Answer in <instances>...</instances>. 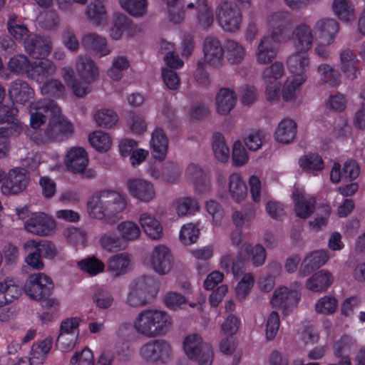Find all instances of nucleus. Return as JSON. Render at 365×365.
Returning <instances> with one entry per match:
<instances>
[{
	"label": "nucleus",
	"instance_id": "nucleus-36",
	"mask_svg": "<svg viewBox=\"0 0 365 365\" xmlns=\"http://www.w3.org/2000/svg\"><path fill=\"white\" fill-rule=\"evenodd\" d=\"M341 69L349 79L357 77V59L356 55L350 48H345L340 53Z\"/></svg>",
	"mask_w": 365,
	"mask_h": 365
},
{
	"label": "nucleus",
	"instance_id": "nucleus-2",
	"mask_svg": "<svg viewBox=\"0 0 365 365\" xmlns=\"http://www.w3.org/2000/svg\"><path fill=\"white\" fill-rule=\"evenodd\" d=\"M170 317L164 311L147 309L137 317L134 327L138 333L148 338L165 335L170 329Z\"/></svg>",
	"mask_w": 365,
	"mask_h": 365
},
{
	"label": "nucleus",
	"instance_id": "nucleus-18",
	"mask_svg": "<svg viewBox=\"0 0 365 365\" xmlns=\"http://www.w3.org/2000/svg\"><path fill=\"white\" fill-rule=\"evenodd\" d=\"M76 68L78 76L85 83H91L98 77V68L88 56H78L76 59Z\"/></svg>",
	"mask_w": 365,
	"mask_h": 365
},
{
	"label": "nucleus",
	"instance_id": "nucleus-30",
	"mask_svg": "<svg viewBox=\"0 0 365 365\" xmlns=\"http://www.w3.org/2000/svg\"><path fill=\"white\" fill-rule=\"evenodd\" d=\"M139 222L150 238L158 240L162 237L163 227L154 216L148 213H143L140 215Z\"/></svg>",
	"mask_w": 365,
	"mask_h": 365
},
{
	"label": "nucleus",
	"instance_id": "nucleus-49",
	"mask_svg": "<svg viewBox=\"0 0 365 365\" xmlns=\"http://www.w3.org/2000/svg\"><path fill=\"white\" fill-rule=\"evenodd\" d=\"M119 3L133 16H142L146 13L147 0H119Z\"/></svg>",
	"mask_w": 365,
	"mask_h": 365
},
{
	"label": "nucleus",
	"instance_id": "nucleus-60",
	"mask_svg": "<svg viewBox=\"0 0 365 365\" xmlns=\"http://www.w3.org/2000/svg\"><path fill=\"white\" fill-rule=\"evenodd\" d=\"M8 66L12 73H24L29 71L31 65L26 56L16 55L11 58Z\"/></svg>",
	"mask_w": 365,
	"mask_h": 365
},
{
	"label": "nucleus",
	"instance_id": "nucleus-52",
	"mask_svg": "<svg viewBox=\"0 0 365 365\" xmlns=\"http://www.w3.org/2000/svg\"><path fill=\"white\" fill-rule=\"evenodd\" d=\"M94 120L98 126L110 128L117 123L118 115L112 110L102 109L96 112Z\"/></svg>",
	"mask_w": 365,
	"mask_h": 365
},
{
	"label": "nucleus",
	"instance_id": "nucleus-22",
	"mask_svg": "<svg viewBox=\"0 0 365 365\" xmlns=\"http://www.w3.org/2000/svg\"><path fill=\"white\" fill-rule=\"evenodd\" d=\"M150 146L152 155L155 160L163 161L165 159L168 150V139L161 128H156L152 133Z\"/></svg>",
	"mask_w": 365,
	"mask_h": 365
},
{
	"label": "nucleus",
	"instance_id": "nucleus-58",
	"mask_svg": "<svg viewBox=\"0 0 365 365\" xmlns=\"http://www.w3.org/2000/svg\"><path fill=\"white\" fill-rule=\"evenodd\" d=\"M41 93L43 95L58 98L65 93V86L57 79H50L46 81L41 87Z\"/></svg>",
	"mask_w": 365,
	"mask_h": 365
},
{
	"label": "nucleus",
	"instance_id": "nucleus-10",
	"mask_svg": "<svg viewBox=\"0 0 365 365\" xmlns=\"http://www.w3.org/2000/svg\"><path fill=\"white\" fill-rule=\"evenodd\" d=\"M140 356L151 362L165 363L172 356L170 345L163 339H155L145 344L140 349Z\"/></svg>",
	"mask_w": 365,
	"mask_h": 365
},
{
	"label": "nucleus",
	"instance_id": "nucleus-26",
	"mask_svg": "<svg viewBox=\"0 0 365 365\" xmlns=\"http://www.w3.org/2000/svg\"><path fill=\"white\" fill-rule=\"evenodd\" d=\"M80 319L77 317L68 318L63 321L60 327V334L56 339V346L63 351L71 349L73 346V336L68 343L65 342L66 334H72L79 325Z\"/></svg>",
	"mask_w": 365,
	"mask_h": 365
},
{
	"label": "nucleus",
	"instance_id": "nucleus-44",
	"mask_svg": "<svg viewBox=\"0 0 365 365\" xmlns=\"http://www.w3.org/2000/svg\"><path fill=\"white\" fill-rule=\"evenodd\" d=\"M7 28L9 34L18 41H24L31 36L27 27L24 24L16 23V17H10L7 21Z\"/></svg>",
	"mask_w": 365,
	"mask_h": 365
},
{
	"label": "nucleus",
	"instance_id": "nucleus-40",
	"mask_svg": "<svg viewBox=\"0 0 365 365\" xmlns=\"http://www.w3.org/2000/svg\"><path fill=\"white\" fill-rule=\"evenodd\" d=\"M24 249H36L40 255L43 258H54L58 253L56 245L51 241L43 240L36 242L34 240H27L23 245Z\"/></svg>",
	"mask_w": 365,
	"mask_h": 365
},
{
	"label": "nucleus",
	"instance_id": "nucleus-31",
	"mask_svg": "<svg viewBox=\"0 0 365 365\" xmlns=\"http://www.w3.org/2000/svg\"><path fill=\"white\" fill-rule=\"evenodd\" d=\"M9 95L16 102L24 104L33 97L34 91L26 81L16 80L12 83Z\"/></svg>",
	"mask_w": 365,
	"mask_h": 365
},
{
	"label": "nucleus",
	"instance_id": "nucleus-28",
	"mask_svg": "<svg viewBox=\"0 0 365 365\" xmlns=\"http://www.w3.org/2000/svg\"><path fill=\"white\" fill-rule=\"evenodd\" d=\"M314 29L320 38L329 44L339 31V24L334 19H322L315 23Z\"/></svg>",
	"mask_w": 365,
	"mask_h": 365
},
{
	"label": "nucleus",
	"instance_id": "nucleus-33",
	"mask_svg": "<svg viewBox=\"0 0 365 365\" xmlns=\"http://www.w3.org/2000/svg\"><path fill=\"white\" fill-rule=\"evenodd\" d=\"M21 294V289L15 284L13 279H6L0 282V307H4Z\"/></svg>",
	"mask_w": 365,
	"mask_h": 365
},
{
	"label": "nucleus",
	"instance_id": "nucleus-1",
	"mask_svg": "<svg viewBox=\"0 0 365 365\" xmlns=\"http://www.w3.org/2000/svg\"><path fill=\"white\" fill-rule=\"evenodd\" d=\"M87 205L92 217L112 225L121 218L120 214L125 209L126 202L120 193L103 190L94 193Z\"/></svg>",
	"mask_w": 365,
	"mask_h": 365
},
{
	"label": "nucleus",
	"instance_id": "nucleus-63",
	"mask_svg": "<svg viewBox=\"0 0 365 365\" xmlns=\"http://www.w3.org/2000/svg\"><path fill=\"white\" fill-rule=\"evenodd\" d=\"M254 285V277L251 273L245 274L236 287V296L239 300H244L250 294Z\"/></svg>",
	"mask_w": 365,
	"mask_h": 365
},
{
	"label": "nucleus",
	"instance_id": "nucleus-53",
	"mask_svg": "<svg viewBox=\"0 0 365 365\" xmlns=\"http://www.w3.org/2000/svg\"><path fill=\"white\" fill-rule=\"evenodd\" d=\"M101 245L106 250L113 252L124 249L125 243L120 236L115 234L106 233L100 239Z\"/></svg>",
	"mask_w": 365,
	"mask_h": 365
},
{
	"label": "nucleus",
	"instance_id": "nucleus-38",
	"mask_svg": "<svg viewBox=\"0 0 365 365\" xmlns=\"http://www.w3.org/2000/svg\"><path fill=\"white\" fill-rule=\"evenodd\" d=\"M229 192L231 197L237 202L243 201L247 194V187L237 173H232L229 177Z\"/></svg>",
	"mask_w": 365,
	"mask_h": 365
},
{
	"label": "nucleus",
	"instance_id": "nucleus-15",
	"mask_svg": "<svg viewBox=\"0 0 365 365\" xmlns=\"http://www.w3.org/2000/svg\"><path fill=\"white\" fill-rule=\"evenodd\" d=\"M314 35L309 25L301 23L292 31V39L296 51L307 52L311 49L314 41Z\"/></svg>",
	"mask_w": 365,
	"mask_h": 365
},
{
	"label": "nucleus",
	"instance_id": "nucleus-3",
	"mask_svg": "<svg viewBox=\"0 0 365 365\" xmlns=\"http://www.w3.org/2000/svg\"><path fill=\"white\" fill-rule=\"evenodd\" d=\"M54 285L51 279L43 273L30 275L24 284L26 294L38 301L42 307L51 309L58 306V301L51 297Z\"/></svg>",
	"mask_w": 365,
	"mask_h": 365
},
{
	"label": "nucleus",
	"instance_id": "nucleus-37",
	"mask_svg": "<svg viewBox=\"0 0 365 365\" xmlns=\"http://www.w3.org/2000/svg\"><path fill=\"white\" fill-rule=\"evenodd\" d=\"M305 53L296 51L287 59V67L294 76L304 75V73L309 68V59Z\"/></svg>",
	"mask_w": 365,
	"mask_h": 365
},
{
	"label": "nucleus",
	"instance_id": "nucleus-16",
	"mask_svg": "<svg viewBox=\"0 0 365 365\" xmlns=\"http://www.w3.org/2000/svg\"><path fill=\"white\" fill-rule=\"evenodd\" d=\"M24 45L26 53L34 58H45L51 49V43L48 38L35 34H31Z\"/></svg>",
	"mask_w": 365,
	"mask_h": 365
},
{
	"label": "nucleus",
	"instance_id": "nucleus-25",
	"mask_svg": "<svg viewBox=\"0 0 365 365\" xmlns=\"http://www.w3.org/2000/svg\"><path fill=\"white\" fill-rule=\"evenodd\" d=\"M81 44L87 51H93L100 53L101 56H106L110 51L107 47V40L105 37L96 33H87L82 36Z\"/></svg>",
	"mask_w": 365,
	"mask_h": 365
},
{
	"label": "nucleus",
	"instance_id": "nucleus-27",
	"mask_svg": "<svg viewBox=\"0 0 365 365\" xmlns=\"http://www.w3.org/2000/svg\"><path fill=\"white\" fill-rule=\"evenodd\" d=\"M217 111L222 115H226L233 109L237 101L235 91L227 88H222L216 95Z\"/></svg>",
	"mask_w": 365,
	"mask_h": 365
},
{
	"label": "nucleus",
	"instance_id": "nucleus-41",
	"mask_svg": "<svg viewBox=\"0 0 365 365\" xmlns=\"http://www.w3.org/2000/svg\"><path fill=\"white\" fill-rule=\"evenodd\" d=\"M224 48L226 58L230 63H239L244 59L245 51L239 42L232 39H227L225 42Z\"/></svg>",
	"mask_w": 365,
	"mask_h": 365
},
{
	"label": "nucleus",
	"instance_id": "nucleus-45",
	"mask_svg": "<svg viewBox=\"0 0 365 365\" xmlns=\"http://www.w3.org/2000/svg\"><path fill=\"white\" fill-rule=\"evenodd\" d=\"M86 14L88 20L96 26H99L106 19L105 8L100 1L88 4Z\"/></svg>",
	"mask_w": 365,
	"mask_h": 365
},
{
	"label": "nucleus",
	"instance_id": "nucleus-57",
	"mask_svg": "<svg viewBox=\"0 0 365 365\" xmlns=\"http://www.w3.org/2000/svg\"><path fill=\"white\" fill-rule=\"evenodd\" d=\"M168 8L170 20L174 24H180L184 19L185 14L181 0H164Z\"/></svg>",
	"mask_w": 365,
	"mask_h": 365
},
{
	"label": "nucleus",
	"instance_id": "nucleus-32",
	"mask_svg": "<svg viewBox=\"0 0 365 365\" xmlns=\"http://www.w3.org/2000/svg\"><path fill=\"white\" fill-rule=\"evenodd\" d=\"M298 302L296 293L289 292V288L287 287H281L277 289L271 300L273 307H281L285 309L295 306Z\"/></svg>",
	"mask_w": 365,
	"mask_h": 365
},
{
	"label": "nucleus",
	"instance_id": "nucleus-46",
	"mask_svg": "<svg viewBox=\"0 0 365 365\" xmlns=\"http://www.w3.org/2000/svg\"><path fill=\"white\" fill-rule=\"evenodd\" d=\"M333 10L336 15L345 21L354 18L353 5L349 0H334Z\"/></svg>",
	"mask_w": 365,
	"mask_h": 365
},
{
	"label": "nucleus",
	"instance_id": "nucleus-43",
	"mask_svg": "<svg viewBox=\"0 0 365 365\" xmlns=\"http://www.w3.org/2000/svg\"><path fill=\"white\" fill-rule=\"evenodd\" d=\"M117 230L124 242L138 239L141 233L138 225L132 221L120 222L118 225Z\"/></svg>",
	"mask_w": 365,
	"mask_h": 365
},
{
	"label": "nucleus",
	"instance_id": "nucleus-29",
	"mask_svg": "<svg viewBox=\"0 0 365 365\" xmlns=\"http://www.w3.org/2000/svg\"><path fill=\"white\" fill-rule=\"evenodd\" d=\"M131 258L125 252L110 257L107 262V269L113 277L125 274L129 270Z\"/></svg>",
	"mask_w": 365,
	"mask_h": 365
},
{
	"label": "nucleus",
	"instance_id": "nucleus-20",
	"mask_svg": "<svg viewBox=\"0 0 365 365\" xmlns=\"http://www.w3.org/2000/svg\"><path fill=\"white\" fill-rule=\"evenodd\" d=\"M292 197L297 217L307 219L314 212L316 200L314 198L307 199L304 193L299 189L293 190Z\"/></svg>",
	"mask_w": 365,
	"mask_h": 365
},
{
	"label": "nucleus",
	"instance_id": "nucleus-62",
	"mask_svg": "<svg viewBox=\"0 0 365 365\" xmlns=\"http://www.w3.org/2000/svg\"><path fill=\"white\" fill-rule=\"evenodd\" d=\"M284 71L283 63L279 61H275L271 66L264 68L262 72V78L264 82L277 81L282 77Z\"/></svg>",
	"mask_w": 365,
	"mask_h": 365
},
{
	"label": "nucleus",
	"instance_id": "nucleus-56",
	"mask_svg": "<svg viewBox=\"0 0 365 365\" xmlns=\"http://www.w3.org/2000/svg\"><path fill=\"white\" fill-rule=\"evenodd\" d=\"M338 302L331 296H325L319 299L315 304V310L318 314H332L336 309Z\"/></svg>",
	"mask_w": 365,
	"mask_h": 365
},
{
	"label": "nucleus",
	"instance_id": "nucleus-42",
	"mask_svg": "<svg viewBox=\"0 0 365 365\" xmlns=\"http://www.w3.org/2000/svg\"><path fill=\"white\" fill-rule=\"evenodd\" d=\"M212 149L215 158L220 162L227 161L230 156V150L225 143L224 136L216 133L212 137Z\"/></svg>",
	"mask_w": 365,
	"mask_h": 365
},
{
	"label": "nucleus",
	"instance_id": "nucleus-12",
	"mask_svg": "<svg viewBox=\"0 0 365 365\" xmlns=\"http://www.w3.org/2000/svg\"><path fill=\"white\" fill-rule=\"evenodd\" d=\"M203 53L206 63L214 68H219L224 61V48L220 40L213 36H207L203 41Z\"/></svg>",
	"mask_w": 365,
	"mask_h": 365
},
{
	"label": "nucleus",
	"instance_id": "nucleus-23",
	"mask_svg": "<svg viewBox=\"0 0 365 365\" xmlns=\"http://www.w3.org/2000/svg\"><path fill=\"white\" fill-rule=\"evenodd\" d=\"M327 260L328 255L326 252L322 250L313 252L304 259L299 267V274L304 277L318 269Z\"/></svg>",
	"mask_w": 365,
	"mask_h": 365
},
{
	"label": "nucleus",
	"instance_id": "nucleus-48",
	"mask_svg": "<svg viewBox=\"0 0 365 365\" xmlns=\"http://www.w3.org/2000/svg\"><path fill=\"white\" fill-rule=\"evenodd\" d=\"M300 167L306 171H320L324 169V161L316 153L304 155L299 159Z\"/></svg>",
	"mask_w": 365,
	"mask_h": 365
},
{
	"label": "nucleus",
	"instance_id": "nucleus-51",
	"mask_svg": "<svg viewBox=\"0 0 365 365\" xmlns=\"http://www.w3.org/2000/svg\"><path fill=\"white\" fill-rule=\"evenodd\" d=\"M33 75L42 78L53 75L56 71V66L53 62L45 58L34 63L31 65Z\"/></svg>",
	"mask_w": 365,
	"mask_h": 365
},
{
	"label": "nucleus",
	"instance_id": "nucleus-21",
	"mask_svg": "<svg viewBox=\"0 0 365 365\" xmlns=\"http://www.w3.org/2000/svg\"><path fill=\"white\" fill-rule=\"evenodd\" d=\"M51 104H56L53 101L46 103H32L29 106L30 125L34 128H38L43 124L47 118H51Z\"/></svg>",
	"mask_w": 365,
	"mask_h": 365
},
{
	"label": "nucleus",
	"instance_id": "nucleus-5",
	"mask_svg": "<svg viewBox=\"0 0 365 365\" xmlns=\"http://www.w3.org/2000/svg\"><path fill=\"white\" fill-rule=\"evenodd\" d=\"M51 118L43 133L33 137L37 144H43L58 139L62 134L71 132V124L61 115V109L57 104H51Z\"/></svg>",
	"mask_w": 365,
	"mask_h": 365
},
{
	"label": "nucleus",
	"instance_id": "nucleus-14",
	"mask_svg": "<svg viewBox=\"0 0 365 365\" xmlns=\"http://www.w3.org/2000/svg\"><path fill=\"white\" fill-rule=\"evenodd\" d=\"M25 229L38 236L49 235L56 227L55 222L44 213H39L29 219L24 224Z\"/></svg>",
	"mask_w": 365,
	"mask_h": 365
},
{
	"label": "nucleus",
	"instance_id": "nucleus-9",
	"mask_svg": "<svg viewBox=\"0 0 365 365\" xmlns=\"http://www.w3.org/2000/svg\"><path fill=\"white\" fill-rule=\"evenodd\" d=\"M267 23L270 30L269 36L276 42H287L289 39L288 31L292 26V20L287 11H277L269 14Z\"/></svg>",
	"mask_w": 365,
	"mask_h": 365
},
{
	"label": "nucleus",
	"instance_id": "nucleus-24",
	"mask_svg": "<svg viewBox=\"0 0 365 365\" xmlns=\"http://www.w3.org/2000/svg\"><path fill=\"white\" fill-rule=\"evenodd\" d=\"M272 36H265L259 42L256 52L257 62L260 64H267L272 61L277 56V48Z\"/></svg>",
	"mask_w": 365,
	"mask_h": 365
},
{
	"label": "nucleus",
	"instance_id": "nucleus-54",
	"mask_svg": "<svg viewBox=\"0 0 365 365\" xmlns=\"http://www.w3.org/2000/svg\"><path fill=\"white\" fill-rule=\"evenodd\" d=\"M89 142L98 151H107L111 145L110 136L103 131L93 132L89 136Z\"/></svg>",
	"mask_w": 365,
	"mask_h": 365
},
{
	"label": "nucleus",
	"instance_id": "nucleus-64",
	"mask_svg": "<svg viewBox=\"0 0 365 365\" xmlns=\"http://www.w3.org/2000/svg\"><path fill=\"white\" fill-rule=\"evenodd\" d=\"M263 138L264 135L262 131L252 130L245 135L244 142L249 150L255 151L261 148Z\"/></svg>",
	"mask_w": 365,
	"mask_h": 365
},
{
	"label": "nucleus",
	"instance_id": "nucleus-47",
	"mask_svg": "<svg viewBox=\"0 0 365 365\" xmlns=\"http://www.w3.org/2000/svg\"><path fill=\"white\" fill-rule=\"evenodd\" d=\"M243 248L245 252L250 255L254 266L261 267L264 264L267 252L262 245L257 244L252 247L250 244L246 243L243 245Z\"/></svg>",
	"mask_w": 365,
	"mask_h": 365
},
{
	"label": "nucleus",
	"instance_id": "nucleus-59",
	"mask_svg": "<svg viewBox=\"0 0 365 365\" xmlns=\"http://www.w3.org/2000/svg\"><path fill=\"white\" fill-rule=\"evenodd\" d=\"M200 230L197 225L187 223L184 225L180 232V240L185 245H191L199 237Z\"/></svg>",
	"mask_w": 365,
	"mask_h": 365
},
{
	"label": "nucleus",
	"instance_id": "nucleus-13",
	"mask_svg": "<svg viewBox=\"0 0 365 365\" xmlns=\"http://www.w3.org/2000/svg\"><path fill=\"white\" fill-rule=\"evenodd\" d=\"M16 112L13 103H0V135L11 136L20 133L21 128L14 122Z\"/></svg>",
	"mask_w": 365,
	"mask_h": 365
},
{
	"label": "nucleus",
	"instance_id": "nucleus-4",
	"mask_svg": "<svg viewBox=\"0 0 365 365\" xmlns=\"http://www.w3.org/2000/svg\"><path fill=\"white\" fill-rule=\"evenodd\" d=\"M159 290V283L152 277L143 275L133 280L129 285L126 303L138 307L148 304Z\"/></svg>",
	"mask_w": 365,
	"mask_h": 365
},
{
	"label": "nucleus",
	"instance_id": "nucleus-61",
	"mask_svg": "<svg viewBox=\"0 0 365 365\" xmlns=\"http://www.w3.org/2000/svg\"><path fill=\"white\" fill-rule=\"evenodd\" d=\"M81 269L91 275L101 272L105 267L103 262L96 257H88L78 262Z\"/></svg>",
	"mask_w": 365,
	"mask_h": 365
},
{
	"label": "nucleus",
	"instance_id": "nucleus-35",
	"mask_svg": "<svg viewBox=\"0 0 365 365\" xmlns=\"http://www.w3.org/2000/svg\"><path fill=\"white\" fill-rule=\"evenodd\" d=\"M297 134V124L291 119H284L278 125L274 133L277 141L282 143H289Z\"/></svg>",
	"mask_w": 365,
	"mask_h": 365
},
{
	"label": "nucleus",
	"instance_id": "nucleus-50",
	"mask_svg": "<svg viewBox=\"0 0 365 365\" xmlns=\"http://www.w3.org/2000/svg\"><path fill=\"white\" fill-rule=\"evenodd\" d=\"M307 80L306 75L294 76L292 80H287L282 89V97L286 101L295 98V91Z\"/></svg>",
	"mask_w": 365,
	"mask_h": 365
},
{
	"label": "nucleus",
	"instance_id": "nucleus-8",
	"mask_svg": "<svg viewBox=\"0 0 365 365\" xmlns=\"http://www.w3.org/2000/svg\"><path fill=\"white\" fill-rule=\"evenodd\" d=\"M66 165L69 171L79 175L82 179L90 180L95 178L96 173L92 168H87L88 158L84 148L75 147L69 150L66 155Z\"/></svg>",
	"mask_w": 365,
	"mask_h": 365
},
{
	"label": "nucleus",
	"instance_id": "nucleus-34",
	"mask_svg": "<svg viewBox=\"0 0 365 365\" xmlns=\"http://www.w3.org/2000/svg\"><path fill=\"white\" fill-rule=\"evenodd\" d=\"M132 22L123 14H115L113 26L110 29V35L115 40L120 39L123 33L132 35L133 31Z\"/></svg>",
	"mask_w": 365,
	"mask_h": 365
},
{
	"label": "nucleus",
	"instance_id": "nucleus-11",
	"mask_svg": "<svg viewBox=\"0 0 365 365\" xmlns=\"http://www.w3.org/2000/svg\"><path fill=\"white\" fill-rule=\"evenodd\" d=\"M1 186L4 195H17L26 190L29 182V175L24 168H16L8 173Z\"/></svg>",
	"mask_w": 365,
	"mask_h": 365
},
{
	"label": "nucleus",
	"instance_id": "nucleus-17",
	"mask_svg": "<svg viewBox=\"0 0 365 365\" xmlns=\"http://www.w3.org/2000/svg\"><path fill=\"white\" fill-rule=\"evenodd\" d=\"M129 193L141 201L148 202L155 196L153 185L140 178H131L126 183Z\"/></svg>",
	"mask_w": 365,
	"mask_h": 365
},
{
	"label": "nucleus",
	"instance_id": "nucleus-55",
	"mask_svg": "<svg viewBox=\"0 0 365 365\" xmlns=\"http://www.w3.org/2000/svg\"><path fill=\"white\" fill-rule=\"evenodd\" d=\"M129 66V61L125 56H119L115 57L112 66L108 71V75L114 81H119L122 78L123 71Z\"/></svg>",
	"mask_w": 365,
	"mask_h": 365
},
{
	"label": "nucleus",
	"instance_id": "nucleus-39",
	"mask_svg": "<svg viewBox=\"0 0 365 365\" xmlns=\"http://www.w3.org/2000/svg\"><path fill=\"white\" fill-rule=\"evenodd\" d=\"M332 278L329 272L320 270L309 278L306 282L308 289L313 292L325 291L331 284Z\"/></svg>",
	"mask_w": 365,
	"mask_h": 365
},
{
	"label": "nucleus",
	"instance_id": "nucleus-7",
	"mask_svg": "<svg viewBox=\"0 0 365 365\" xmlns=\"http://www.w3.org/2000/svg\"><path fill=\"white\" fill-rule=\"evenodd\" d=\"M220 27L227 32H235L240 28L242 14L237 4L230 1L219 3L215 10Z\"/></svg>",
	"mask_w": 365,
	"mask_h": 365
},
{
	"label": "nucleus",
	"instance_id": "nucleus-19",
	"mask_svg": "<svg viewBox=\"0 0 365 365\" xmlns=\"http://www.w3.org/2000/svg\"><path fill=\"white\" fill-rule=\"evenodd\" d=\"M173 258L169 250L164 245L156 246L151 255V264L160 274L168 273L172 267Z\"/></svg>",
	"mask_w": 365,
	"mask_h": 365
},
{
	"label": "nucleus",
	"instance_id": "nucleus-6",
	"mask_svg": "<svg viewBox=\"0 0 365 365\" xmlns=\"http://www.w3.org/2000/svg\"><path fill=\"white\" fill-rule=\"evenodd\" d=\"M183 347L187 357L197 361L198 365H211L213 359V351L210 344L205 343L202 337L193 334L186 336L183 341Z\"/></svg>",
	"mask_w": 365,
	"mask_h": 365
}]
</instances>
